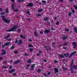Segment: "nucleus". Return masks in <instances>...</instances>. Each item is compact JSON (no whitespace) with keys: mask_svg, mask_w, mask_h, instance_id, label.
<instances>
[{"mask_svg":"<svg viewBox=\"0 0 77 77\" xmlns=\"http://www.w3.org/2000/svg\"><path fill=\"white\" fill-rule=\"evenodd\" d=\"M1 17L2 20H3V21L5 22V23H9L10 22V20H8L6 19V18H5L4 16H1Z\"/></svg>","mask_w":77,"mask_h":77,"instance_id":"obj_1","label":"nucleus"},{"mask_svg":"<svg viewBox=\"0 0 77 77\" xmlns=\"http://www.w3.org/2000/svg\"><path fill=\"white\" fill-rule=\"evenodd\" d=\"M18 26H14L11 29H10L7 30V32H12V31H14V30H16Z\"/></svg>","mask_w":77,"mask_h":77,"instance_id":"obj_2","label":"nucleus"},{"mask_svg":"<svg viewBox=\"0 0 77 77\" xmlns=\"http://www.w3.org/2000/svg\"><path fill=\"white\" fill-rule=\"evenodd\" d=\"M72 65H73V60H72L71 64V72L72 74H73V73H74V72H73V69H72Z\"/></svg>","mask_w":77,"mask_h":77,"instance_id":"obj_3","label":"nucleus"},{"mask_svg":"<svg viewBox=\"0 0 77 77\" xmlns=\"http://www.w3.org/2000/svg\"><path fill=\"white\" fill-rule=\"evenodd\" d=\"M9 44L10 43L9 42H8L7 43H6L5 45H3V44H2V48H5L6 46H8V45H9Z\"/></svg>","mask_w":77,"mask_h":77,"instance_id":"obj_4","label":"nucleus"},{"mask_svg":"<svg viewBox=\"0 0 77 77\" xmlns=\"http://www.w3.org/2000/svg\"><path fill=\"white\" fill-rule=\"evenodd\" d=\"M76 53H77V51H75L73 52L71 54H70V56L69 57V58H70L71 57H72V56H73L74 54H75Z\"/></svg>","mask_w":77,"mask_h":77,"instance_id":"obj_5","label":"nucleus"},{"mask_svg":"<svg viewBox=\"0 0 77 77\" xmlns=\"http://www.w3.org/2000/svg\"><path fill=\"white\" fill-rule=\"evenodd\" d=\"M15 70L14 69H13L8 71L9 73H12V72H15Z\"/></svg>","mask_w":77,"mask_h":77,"instance_id":"obj_6","label":"nucleus"},{"mask_svg":"<svg viewBox=\"0 0 77 77\" xmlns=\"http://www.w3.org/2000/svg\"><path fill=\"white\" fill-rule=\"evenodd\" d=\"M2 51L3 53H1L0 54V55H4V54H5L6 53V51L5 50H2Z\"/></svg>","mask_w":77,"mask_h":77,"instance_id":"obj_7","label":"nucleus"},{"mask_svg":"<svg viewBox=\"0 0 77 77\" xmlns=\"http://www.w3.org/2000/svg\"><path fill=\"white\" fill-rule=\"evenodd\" d=\"M49 32H50V31L48 29H45L44 31V33L45 34L48 33Z\"/></svg>","mask_w":77,"mask_h":77,"instance_id":"obj_8","label":"nucleus"},{"mask_svg":"<svg viewBox=\"0 0 77 77\" xmlns=\"http://www.w3.org/2000/svg\"><path fill=\"white\" fill-rule=\"evenodd\" d=\"M54 70L55 71V73H56V72H58L59 71V70L57 68H55L54 69Z\"/></svg>","mask_w":77,"mask_h":77,"instance_id":"obj_9","label":"nucleus"},{"mask_svg":"<svg viewBox=\"0 0 77 77\" xmlns=\"http://www.w3.org/2000/svg\"><path fill=\"white\" fill-rule=\"evenodd\" d=\"M20 61H21L20 60H17V61L14 62V63L15 64H17V63H18L20 62Z\"/></svg>","mask_w":77,"mask_h":77,"instance_id":"obj_10","label":"nucleus"},{"mask_svg":"<svg viewBox=\"0 0 77 77\" xmlns=\"http://www.w3.org/2000/svg\"><path fill=\"white\" fill-rule=\"evenodd\" d=\"M72 44L73 45H74V46L73 48H76V47H77V45L76 44V43H75V42H73Z\"/></svg>","mask_w":77,"mask_h":77,"instance_id":"obj_11","label":"nucleus"},{"mask_svg":"<svg viewBox=\"0 0 77 77\" xmlns=\"http://www.w3.org/2000/svg\"><path fill=\"white\" fill-rule=\"evenodd\" d=\"M33 6V5L31 3H29L27 5V6H28V7H32V6Z\"/></svg>","mask_w":77,"mask_h":77,"instance_id":"obj_12","label":"nucleus"},{"mask_svg":"<svg viewBox=\"0 0 77 77\" xmlns=\"http://www.w3.org/2000/svg\"><path fill=\"white\" fill-rule=\"evenodd\" d=\"M36 65V64H32V66H31V69L32 70H33L34 69V66Z\"/></svg>","mask_w":77,"mask_h":77,"instance_id":"obj_13","label":"nucleus"},{"mask_svg":"<svg viewBox=\"0 0 77 77\" xmlns=\"http://www.w3.org/2000/svg\"><path fill=\"white\" fill-rule=\"evenodd\" d=\"M63 55L66 57H68L69 55V54H64Z\"/></svg>","mask_w":77,"mask_h":77,"instance_id":"obj_14","label":"nucleus"},{"mask_svg":"<svg viewBox=\"0 0 77 77\" xmlns=\"http://www.w3.org/2000/svg\"><path fill=\"white\" fill-rule=\"evenodd\" d=\"M44 20L46 21H48L49 20V18L48 17H45L44 18Z\"/></svg>","mask_w":77,"mask_h":77,"instance_id":"obj_15","label":"nucleus"},{"mask_svg":"<svg viewBox=\"0 0 77 77\" xmlns=\"http://www.w3.org/2000/svg\"><path fill=\"white\" fill-rule=\"evenodd\" d=\"M20 37L21 38H23V39H25V36H24L23 35H20Z\"/></svg>","mask_w":77,"mask_h":77,"instance_id":"obj_16","label":"nucleus"},{"mask_svg":"<svg viewBox=\"0 0 77 77\" xmlns=\"http://www.w3.org/2000/svg\"><path fill=\"white\" fill-rule=\"evenodd\" d=\"M74 30L75 32V33H77V28L75 27L74 28Z\"/></svg>","mask_w":77,"mask_h":77,"instance_id":"obj_17","label":"nucleus"},{"mask_svg":"<svg viewBox=\"0 0 77 77\" xmlns=\"http://www.w3.org/2000/svg\"><path fill=\"white\" fill-rule=\"evenodd\" d=\"M10 36V34H8L7 37H4L5 39H7Z\"/></svg>","mask_w":77,"mask_h":77,"instance_id":"obj_18","label":"nucleus"},{"mask_svg":"<svg viewBox=\"0 0 77 77\" xmlns=\"http://www.w3.org/2000/svg\"><path fill=\"white\" fill-rule=\"evenodd\" d=\"M32 62L31 60H28L27 61V63H30Z\"/></svg>","mask_w":77,"mask_h":77,"instance_id":"obj_19","label":"nucleus"},{"mask_svg":"<svg viewBox=\"0 0 77 77\" xmlns=\"http://www.w3.org/2000/svg\"><path fill=\"white\" fill-rule=\"evenodd\" d=\"M21 44H22V41H21V40H20L18 42V44L20 45Z\"/></svg>","mask_w":77,"mask_h":77,"instance_id":"obj_20","label":"nucleus"},{"mask_svg":"<svg viewBox=\"0 0 77 77\" xmlns=\"http://www.w3.org/2000/svg\"><path fill=\"white\" fill-rule=\"evenodd\" d=\"M43 10L42 9H39L38 10V12H41V11H42Z\"/></svg>","mask_w":77,"mask_h":77,"instance_id":"obj_21","label":"nucleus"},{"mask_svg":"<svg viewBox=\"0 0 77 77\" xmlns=\"http://www.w3.org/2000/svg\"><path fill=\"white\" fill-rule=\"evenodd\" d=\"M63 39H67V37L65 35L64 37L63 38Z\"/></svg>","mask_w":77,"mask_h":77,"instance_id":"obj_22","label":"nucleus"},{"mask_svg":"<svg viewBox=\"0 0 77 77\" xmlns=\"http://www.w3.org/2000/svg\"><path fill=\"white\" fill-rule=\"evenodd\" d=\"M37 72L39 73L41 72V70L39 69H38L37 70Z\"/></svg>","mask_w":77,"mask_h":77,"instance_id":"obj_23","label":"nucleus"},{"mask_svg":"<svg viewBox=\"0 0 77 77\" xmlns=\"http://www.w3.org/2000/svg\"><path fill=\"white\" fill-rule=\"evenodd\" d=\"M34 34H35V35L36 36H37V33L36 32V31H35L34 32Z\"/></svg>","mask_w":77,"mask_h":77,"instance_id":"obj_24","label":"nucleus"},{"mask_svg":"<svg viewBox=\"0 0 77 77\" xmlns=\"http://www.w3.org/2000/svg\"><path fill=\"white\" fill-rule=\"evenodd\" d=\"M72 13L71 12H69L68 13V15L69 16H71V14H72Z\"/></svg>","mask_w":77,"mask_h":77,"instance_id":"obj_25","label":"nucleus"},{"mask_svg":"<svg viewBox=\"0 0 77 77\" xmlns=\"http://www.w3.org/2000/svg\"><path fill=\"white\" fill-rule=\"evenodd\" d=\"M42 3H46V1H42Z\"/></svg>","mask_w":77,"mask_h":77,"instance_id":"obj_26","label":"nucleus"},{"mask_svg":"<svg viewBox=\"0 0 77 77\" xmlns=\"http://www.w3.org/2000/svg\"><path fill=\"white\" fill-rule=\"evenodd\" d=\"M23 1H24V0H18V2H23Z\"/></svg>","mask_w":77,"mask_h":77,"instance_id":"obj_27","label":"nucleus"},{"mask_svg":"<svg viewBox=\"0 0 77 77\" xmlns=\"http://www.w3.org/2000/svg\"><path fill=\"white\" fill-rule=\"evenodd\" d=\"M73 68L75 69H77V67H76L75 66H73Z\"/></svg>","mask_w":77,"mask_h":77,"instance_id":"obj_28","label":"nucleus"},{"mask_svg":"<svg viewBox=\"0 0 77 77\" xmlns=\"http://www.w3.org/2000/svg\"><path fill=\"white\" fill-rule=\"evenodd\" d=\"M37 17H40V16H41V14H38L37 15Z\"/></svg>","mask_w":77,"mask_h":77,"instance_id":"obj_29","label":"nucleus"},{"mask_svg":"<svg viewBox=\"0 0 77 77\" xmlns=\"http://www.w3.org/2000/svg\"><path fill=\"white\" fill-rule=\"evenodd\" d=\"M6 13H8V8H7L6 9Z\"/></svg>","mask_w":77,"mask_h":77,"instance_id":"obj_30","label":"nucleus"},{"mask_svg":"<svg viewBox=\"0 0 77 77\" xmlns=\"http://www.w3.org/2000/svg\"><path fill=\"white\" fill-rule=\"evenodd\" d=\"M14 46H12V47H11V50H13V49H14Z\"/></svg>","mask_w":77,"mask_h":77,"instance_id":"obj_31","label":"nucleus"},{"mask_svg":"<svg viewBox=\"0 0 77 77\" xmlns=\"http://www.w3.org/2000/svg\"><path fill=\"white\" fill-rule=\"evenodd\" d=\"M59 56L60 57H62V58H63V55H60Z\"/></svg>","mask_w":77,"mask_h":77,"instance_id":"obj_32","label":"nucleus"},{"mask_svg":"<svg viewBox=\"0 0 77 77\" xmlns=\"http://www.w3.org/2000/svg\"><path fill=\"white\" fill-rule=\"evenodd\" d=\"M73 7H74V8H75L77 10V6H76L74 5H73Z\"/></svg>","mask_w":77,"mask_h":77,"instance_id":"obj_33","label":"nucleus"},{"mask_svg":"<svg viewBox=\"0 0 77 77\" xmlns=\"http://www.w3.org/2000/svg\"><path fill=\"white\" fill-rule=\"evenodd\" d=\"M50 74H51V72H49L47 75H50Z\"/></svg>","mask_w":77,"mask_h":77,"instance_id":"obj_34","label":"nucleus"},{"mask_svg":"<svg viewBox=\"0 0 77 77\" xmlns=\"http://www.w3.org/2000/svg\"><path fill=\"white\" fill-rule=\"evenodd\" d=\"M11 7L13 9H14V5H13V4L11 5Z\"/></svg>","mask_w":77,"mask_h":77,"instance_id":"obj_35","label":"nucleus"},{"mask_svg":"<svg viewBox=\"0 0 77 77\" xmlns=\"http://www.w3.org/2000/svg\"><path fill=\"white\" fill-rule=\"evenodd\" d=\"M28 41L29 42H32V40L31 39H28Z\"/></svg>","mask_w":77,"mask_h":77,"instance_id":"obj_36","label":"nucleus"},{"mask_svg":"<svg viewBox=\"0 0 77 77\" xmlns=\"http://www.w3.org/2000/svg\"><path fill=\"white\" fill-rule=\"evenodd\" d=\"M29 47H33V46H32V45L30 44L29 45Z\"/></svg>","mask_w":77,"mask_h":77,"instance_id":"obj_37","label":"nucleus"},{"mask_svg":"<svg viewBox=\"0 0 77 77\" xmlns=\"http://www.w3.org/2000/svg\"><path fill=\"white\" fill-rule=\"evenodd\" d=\"M65 31H66L67 32H68V31H69V29H65Z\"/></svg>","mask_w":77,"mask_h":77,"instance_id":"obj_38","label":"nucleus"},{"mask_svg":"<svg viewBox=\"0 0 77 77\" xmlns=\"http://www.w3.org/2000/svg\"><path fill=\"white\" fill-rule=\"evenodd\" d=\"M59 24V22H57L56 23V25H58Z\"/></svg>","mask_w":77,"mask_h":77,"instance_id":"obj_39","label":"nucleus"},{"mask_svg":"<svg viewBox=\"0 0 77 77\" xmlns=\"http://www.w3.org/2000/svg\"><path fill=\"white\" fill-rule=\"evenodd\" d=\"M29 51H33V49H32V48H30L29 49Z\"/></svg>","mask_w":77,"mask_h":77,"instance_id":"obj_40","label":"nucleus"},{"mask_svg":"<svg viewBox=\"0 0 77 77\" xmlns=\"http://www.w3.org/2000/svg\"><path fill=\"white\" fill-rule=\"evenodd\" d=\"M46 24H47V25H48V24H50V23L49 22H47L46 23Z\"/></svg>","mask_w":77,"mask_h":77,"instance_id":"obj_41","label":"nucleus"},{"mask_svg":"<svg viewBox=\"0 0 77 77\" xmlns=\"http://www.w3.org/2000/svg\"><path fill=\"white\" fill-rule=\"evenodd\" d=\"M63 69H64V70H67V69L66 68H65L64 67H63Z\"/></svg>","mask_w":77,"mask_h":77,"instance_id":"obj_42","label":"nucleus"},{"mask_svg":"<svg viewBox=\"0 0 77 77\" xmlns=\"http://www.w3.org/2000/svg\"><path fill=\"white\" fill-rule=\"evenodd\" d=\"M26 13L27 14H28V15H30V12H29V11H27Z\"/></svg>","mask_w":77,"mask_h":77,"instance_id":"obj_43","label":"nucleus"},{"mask_svg":"<svg viewBox=\"0 0 77 77\" xmlns=\"http://www.w3.org/2000/svg\"><path fill=\"white\" fill-rule=\"evenodd\" d=\"M44 75L45 76V77H46V76H47V75H46V74H45V73H44Z\"/></svg>","mask_w":77,"mask_h":77,"instance_id":"obj_44","label":"nucleus"},{"mask_svg":"<svg viewBox=\"0 0 77 77\" xmlns=\"http://www.w3.org/2000/svg\"><path fill=\"white\" fill-rule=\"evenodd\" d=\"M72 13H74V12H75V11L74 10H72Z\"/></svg>","mask_w":77,"mask_h":77,"instance_id":"obj_45","label":"nucleus"},{"mask_svg":"<svg viewBox=\"0 0 77 77\" xmlns=\"http://www.w3.org/2000/svg\"><path fill=\"white\" fill-rule=\"evenodd\" d=\"M54 62H55V63H57L58 61H57L55 60L54 61Z\"/></svg>","mask_w":77,"mask_h":77,"instance_id":"obj_46","label":"nucleus"},{"mask_svg":"<svg viewBox=\"0 0 77 77\" xmlns=\"http://www.w3.org/2000/svg\"><path fill=\"white\" fill-rule=\"evenodd\" d=\"M51 30H55V29H53V28H52H52H51Z\"/></svg>","mask_w":77,"mask_h":77,"instance_id":"obj_47","label":"nucleus"},{"mask_svg":"<svg viewBox=\"0 0 77 77\" xmlns=\"http://www.w3.org/2000/svg\"><path fill=\"white\" fill-rule=\"evenodd\" d=\"M0 14L1 15H4V14H5V13H1Z\"/></svg>","mask_w":77,"mask_h":77,"instance_id":"obj_48","label":"nucleus"},{"mask_svg":"<svg viewBox=\"0 0 77 77\" xmlns=\"http://www.w3.org/2000/svg\"><path fill=\"white\" fill-rule=\"evenodd\" d=\"M14 53H15V54H17V51H14Z\"/></svg>","mask_w":77,"mask_h":77,"instance_id":"obj_49","label":"nucleus"},{"mask_svg":"<svg viewBox=\"0 0 77 77\" xmlns=\"http://www.w3.org/2000/svg\"><path fill=\"white\" fill-rule=\"evenodd\" d=\"M40 34H42V33H43V32L40 31Z\"/></svg>","mask_w":77,"mask_h":77,"instance_id":"obj_50","label":"nucleus"},{"mask_svg":"<svg viewBox=\"0 0 77 77\" xmlns=\"http://www.w3.org/2000/svg\"><path fill=\"white\" fill-rule=\"evenodd\" d=\"M17 42H18V39H16L15 42V43H17Z\"/></svg>","mask_w":77,"mask_h":77,"instance_id":"obj_51","label":"nucleus"},{"mask_svg":"<svg viewBox=\"0 0 77 77\" xmlns=\"http://www.w3.org/2000/svg\"><path fill=\"white\" fill-rule=\"evenodd\" d=\"M12 68V66H10L9 69H11V68Z\"/></svg>","mask_w":77,"mask_h":77,"instance_id":"obj_52","label":"nucleus"},{"mask_svg":"<svg viewBox=\"0 0 77 77\" xmlns=\"http://www.w3.org/2000/svg\"><path fill=\"white\" fill-rule=\"evenodd\" d=\"M15 12H18V10L16 9L14 10Z\"/></svg>","mask_w":77,"mask_h":77,"instance_id":"obj_53","label":"nucleus"},{"mask_svg":"<svg viewBox=\"0 0 77 77\" xmlns=\"http://www.w3.org/2000/svg\"><path fill=\"white\" fill-rule=\"evenodd\" d=\"M3 68H8V67H6V66H3Z\"/></svg>","mask_w":77,"mask_h":77,"instance_id":"obj_54","label":"nucleus"},{"mask_svg":"<svg viewBox=\"0 0 77 77\" xmlns=\"http://www.w3.org/2000/svg\"><path fill=\"white\" fill-rule=\"evenodd\" d=\"M25 56H29V55H28L27 54H25Z\"/></svg>","mask_w":77,"mask_h":77,"instance_id":"obj_55","label":"nucleus"},{"mask_svg":"<svg viewBox=\"0 0 77 77\" xmlns=\"http://www.w3.org/2000/svg\"><path fill=\"white\" fill-rule=\"evenodd\" d=\"M39 55H40V54H37V56H39Z\"/></svg>","mask_w":77,"mask_h":77,"instance_id":"obj_56","label":"nucleus"},{"mask_svg":"<svg viewBox=\"0 0 77 77\" xmlns=\"http://www.w3.org/2000/svg\"><path fill=\"white\" fill-rule=\"evenodd\" d=\"M0 11H1V12H2V8H0Z\"/></svg>","mask_w":77,"mask_h":77,"instance_id":"obj_57","label":"nucleus"},{"mask_svg":"<svg viewBox=\"0 0 77 77\" xmlns=\"http://www.w3.org/2000/svg\"><path fill=\"white\" fill-rule=\"evenodd\" d=\"M0 59L1 60H2V59H3V57H0Z\"/></svg>","mask_w":77,"mask_h":77,"instance_id":"obj_58","label":"nucleus"},{"mask_svg":"<svg viewBox=\"0 0 77 77\" xmlns=\"http://www.w3.org/2000/svg\"><path fill=\"white\" fill-rule=\"evenodd\" d=\"M7 62V61H5L4 62V63H6Z\"/></svg>","mask_w":77,"mask_h":77,"instance_id":"obj_59","label":"nucleus"},{"mask_svg":"<svg viewBox=\"0 0 77 77\" xmlns=\"http://www.w3.org/2000/svg\"><path fill=\"white\" fill-rule=\"evenodd\" d=\"M57 19V17H55L54 18V20H56Z\"/></svg>","mask_w":77,"mask_h":77,"instance_id":"obj_60","label":"nucleus"},{"mask_svg":"<svg viewBox=\"0 0 77 77\" xmlns=\"http://www.w3.org/2000/svg\"><path fill=\"white\" fill-rule=\"evenodd\" d=\"M13 75H14L15 76V75H16V74H15V73H14L13 74Z\"/></svg>","mask_w":77,"mask_h":77,"instance_id":"obj_61","label":"nucleus"},{"mask_svg":"<svg viewBox=\"0 0 77 77\" xmlns=\"http://www.w3.org/2000/svg\"><path fill=\"white\" fill-rule=\"evenodd\" d=\"M63 0H60L59 2H62Z\"/></svg>","mask_w":77,"mask_h":77,"instance_id":"obj_62","label":"nucleus"},{"mask_svg":"<svg viewBox=\"0 0 77 77\" xmlns=\"http://www.w3.org/2000/svg\"><path fill=\"white\" fill-rule=\"evenodd\" d=\"M18 31H19L20 32V31H21V29H18Z\"/></svg>","mask_w":77,"mask_h":77,"instance_id":"obj_63","label":"nucleus"},{"mask_svg":"<svg viewBox=\"0 0 77 77\" xmlns=\"http://www.w3.org/2000/svg\"><path fill=\"white\" fill-rule=\"evenodd\" d=\"M63 49H66V48L63 47Z\"/></svg>","mask_w":77,"mask_h":77,"instance_id":"obj_64","label":"nucleus"}]
</instances>
